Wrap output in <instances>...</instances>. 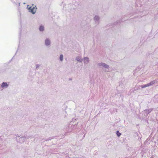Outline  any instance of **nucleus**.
Segmentation results:
<instances>
[{
    "label": "nucleus",
    "mask_w": 158,
    "mask_h": 158,
    "mask_svg": "<svg viewBox=\"0 0 158 158\" xmlns=\"http://www.w3.org/2000/svg\"><path fill=\"white\" fill-rule=\"evenodd\" d=\"M36 9V6L32 5L29 8V11H30L33 14H34L35 12V10Z\"/></svg>",
    "instance_id": "1"
},
{
    "label": "nucleus",
    "mask_w": 158,
    "mask_h": 158,
    "mask_svg": "<svg viewBox=\"0 0 158 158\" xmlns=\"http://www.w3.org/2000/svg\"><path fill=\"white\" fill-rule=\"evenodd\" d=\"M155 83V81H151L150 83L146 84L144 85H142L141 86L142 88H144L147 87L149 86L153 85Z\"/></svg>",
    "instance_id": "2"
},
{
    "label": "nucleus",
    "mask_w": 158,
    "mask_h": 158,
    "mask_svg": "<svg viewBox=\"0 0 158 158\" xmlns=\"http://www.w3.org/2000/svg\"><path fill=\"white\" fill-rule=\"evenodd\" d=\"M45 43L46 45H48L50 44V42L48 40L46 39L45 40Z\"/></svg>",
    "instance_id": "3"
},
{
    "label": "nucleus",
    "mask_w": 158,
    "mask_h": 158,
    "mask_svg": "<svg viewBox=\"0 0 158 158\" xmlns=\"http://www.w3.org/2000/svg\"><path fill=\"white\" fill-rule=\"evenodd\" d=\"M7 86L8 85L6 83L3 82L2 84L1 87L2 88H3L5 87H7Z\"/></svg>",
    "instance_id": "4"
},
{
    "label": "nucleus",
    "mask_w": 158,
    "mask_h": 158,
    "mask_svg": "<svg viewBox=\"0 0 158 158\" xmlns=\"http://www.w3.org/2000/svg\"><path fill=\"white\" fill-rule=\"evenodd\" d=\"M39 30L41 31H42L44 30V27L43 26H40L39 28Z\"/></svg>",
    "instance_id": "5"
},
{
    "label": "nucleus",
    "mask_w": 158,
    "mask_h": 158,
    "mask_svg": "<svg viewBox=\"0 0 158 158\" xmlns=\"http://www.w3.org/2000/svg\"><path fill=\"white\" fill-rule=\"evenodd\" d=\"M63 55H61L60 56V60L62 61L63 60Z\"/></svg>",
    "instance_id": "6"
},
{
    "label": "nucleus",
    "mask_w": 158,
    "mask_h": 158,
    "mask_svg": "<svg viewBox=\"0 0 158 158\" xmlns=\"http://www.w3.org/2000/svg\"><path fill=\"white\" fill-rule=\"evenodd\" d=\"M116 134L118 137L120 136L121 135V134L118 131L116 132Z\"/></svg>",
    "instance_id": "7"
},
{
    "label": "nucleus",
    "mask_w": 158,
    "mask_h": 158,
    "mask_svg": "<svg viewBox=\"0 0 158 158\" xmlns=\"http://www.w3.org/2000/svg\"><path fill=\"white\" fill-rule=\"evenodd\" d=\"M84 60L85 61H86V62H88L89 61V58L87 57H85L84 58Z\"/></svg>",
    "instance_id": "8"
},
{
    "label": "nucleus",
    "mask_w": 158,
    "mask_h": 158,
    "mask_svg": "<svg viewBox=\"0 0 158 158\" xmlns=\"http://www.w3.org/2000/svg\"><path fill=\"white\" fill-rule=\"evenodd\" d=\"M103 65L106 68H108V65L104 64Z\"/></svg>",
    "instance_id": "9"
}]
</instances>
